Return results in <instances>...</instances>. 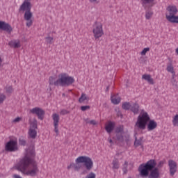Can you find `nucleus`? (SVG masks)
Returning a JSON list of instances; mask_svg holds the SVG:
<instances>
[{
	"instance_id": "nucleus-21",
	"label": "nucleus",
	"mask_w": 178,
	"mask_h": 178,
	"mask_svg": "<svg viewBox=\"0 0 178 178\" xmlns=\"http://www.w3.org/2000/svg\"><path fill=\"white\" fill-rule=\"evenodd\" d=\"M29 134L31 138L34 140V138L37 137V131H35V129H29Z\"/></svg>"
},
{
	"instance_id": "nucleus-6",
	"label": "nucleus",
	"mask_w": 178,
	"mask_h": 178,
	"mask_svg": "<svg viewBox=\"0 0 178 178\" xmlns=\"http://www.w3.org/2000/svg\"><path fill=\"white\" fill-rule=\"evenodd\" d=\"M75 162L76 163H83V166L87 170H91L94 167V162L92 161V159L87 156H79L75 160Z\"/></svg>"
},
{
	"instance_id": "nucleus-25",
	"label": "nucleus",
	"mask_w": 178,
	"mask_h": 178,
	"mask_svg": "<svg viewBox=\"0 0 178 178\" xmlns=\"http://www.w3.org/2000/svg\"><path fill=\"white\" fill-rule=\"evenodd\" d=\"M116 140L120 143H123L124 138H123V134H116Z\"/></svg>"
},
{
	"instance_id": "nucleus-45",
	"label": "nucleus",
	"mask_w": 178,
	"mask_h": 178,
	"mask_svg": "<svg viewBox=\"0 0 178 178\" xmlns=\"http://www.w3.org/2000/svg\"><path fill=\"white\" fill-rule=\"evenodd\" d=\"M86 123H88L89 124H93V126H95V124H97V122H95V120H94L88 121V122H86Z\"/></svg>"
},
{
	"instance_id": "nucleus-55",
	"label": "nucleus",
	"mask_w": 178,
	"mask_h": 178,
	"mask_svg": "<svg viewBox=\"0 0 178 178\" xmlns=\"http://www.w3.org/2000/svg\"><path fill=\"white\" fill-rule=\"evenodd\" d=\"M63 96H65V94H63Z\"/></svg>"
},
{
	"instance_id": "nucleus-17",
	"label": "nucleus",
	"mask_w": 178,
	"mask_h": 178,
	"mask_svg": "<svg viewBox=\"0 0 178 178\" xmlns=\"http://www.w3.org/2000/svg\"><path fill=\"white\" fill-rule=\"evenodd\" d=\"M142 79L143 80H145L146 81H147V83L149 84H152V85H154V79H152V77H151V76L149 74H143L142 76Z\"/></svg>"
},
{
	"instance_id": "nucleus-28",
	"label": "nucleus",
	"mask_w": 178,
	"mask_h": 178,
	"mask_svg": "<svg viewBox=\"0 0 178 178\" xmlns=\"http://www.w3.org/2000/svg\"><path fill=\"white\" fill-rule=\"evenodd\" d=\"M167 71H168L169 73H172V74H175V69L173 68V66H172V65L167 66Z\"/></svg>"
},
{
	"instance_id": "nucleus-49",
	"label": "nucleus",
	"mask_w": 178,
	"mask_h": 178,
	"mask_svg": "<svg viewBox=\"0 0 178 178\" xmlns=\"http://www.w3.org/2000/svg\"><path fill=\"white\" fill-rule=\"evenodd\" d=\"M108 143H110V144H113V140H112L111 138H108Z\"/></svg>"
},
{
	"instance_id": "nucleus-52",
	"label": "nucleus",
	"mask_w": 178,
	"mask_h": 178,
	"mask_svg": "<svg viewBox=\"0 0 178 178\" xmlns=\"http://www.w3.org/2000/svg\"><path fill=\"white\" fill-rule=\"evenodd\" d=\"M97 0H90V2H96Z\"/></svg>"
},
{
	"instance_id": "nucleus-47",
	"label": "nucleus",
	"mask_w": 178,
	"mask_h": 178,
	"mask_svg": "<svg viewBox=\"0 0 178 178\" xmlns=\"http://www.w3.org/2000/svg\"><path fill=\"white\" fill-rule=\"evenodd\" d=\"M20 120H22V118L20 117H18L13 120V122L18 123V122H20Z\"/></svg>"
},
{
	"instance_id": "nucleus-44",
	"label": "nucleus",
	"mask_w": 178,
	"mask_h": 178,
	"mask_svg": "<svg viewBox=\"0 0 178 178\" xmlns=\"http://www.w3.org/2000/svg\"><path fill=\"white\" fill-rule=\"evenodd\" d=\"M154 1L155 0H142L143 3H152V2H154Z\"/></svg>"
},
{
	"instance_id": "nucleus-36",
	"label": "nucleus",
	"mask_w": 178,
	"mask_h": 178,
	"mask_svg": "<svg viewBox=\"0 0 178 178\" xmlns=\"http://www.w3.org/2000/svg\"><path fill=\"white\" fill-rule=\"evenodd\" d=\"M149 51V47H146L143 49V51L140 52V55L144 56V55H146L147 52Z\"/></svg>"
},
{
	"instance_id": "nucleus-14",
	"label": "nucleus",
	"mask_w": 178,
	"mask_h": 178,
	"mask_svg": "<svg viewBox=\"0 0 178 178\" xmlns=\"http://www.w3.org/2000/svg\"><path fill=\"white\" fill-rule=\"evenodd\" d=\"M147 175L148 178H159V168H155L153 170H151Z\"/></svg>"
},
{
	"instance_id": "nucleus-3",
	"label": "nucleus",
	"mask_w": 178,
	"mask_h": 178,
	"mask_svg": "<svg viewBox=\"0 0 178 178\" xmlns=\"http://www.w3.org/2000/svg\"><path fill=\"white\" fill-rule=\"evenodd\" d=\"M74 83V78L69 76L66 73H61L58 75V79L56 81L55 77L50 76L49 79V86L56 87H69Z\"/></svg>"
},
{
	"instance_id": "nucleus-18",
	"label": "nucleus",
	"mask_w": 178,
	"mask_h": 178,
	"mask_svg": "<svg viewBox=\"0 0 178 178\" xmlns=\"http://www.w3.org/2000/svg\"><path fill=\"white\" fill-rule=\"evenodd\" d=\"M115 134H124V126L118 125L115 129Z\"/></svg>"
},
{
	"instance_id": "nucleus-26",
	"label": "nucleus",
	"mask_w": 178,
	"mask_h": 178,
	"mask_svg": "<svg viewBox=\"0 0 178 178\" xmlns=\"http://www.w3.org/2000/svg\"><path fill=\"white\" fill-rule=\"evenodd\" d=\"M37 120H33V121L31 123V128L33 129V130H37L38 125H37Z\"/></svg>"
},
{
	"instance_id": "nucleus-38",
	"label": "nucleus",
	"mask_w": 178,
	"mask_h": 178,
	"mask_svg": "<svg viewBox=\"0 0 178 178\" xmlns=\"http://www.w3.org/2000/svg\"><path fill=\"white\" fill-rule=\"evenodd\" d=\"M26 27H31L33 26V20L29 19V20H26Z\"/></svg>"
},
{
	"instance_id": "nucleus-15",
	"label": "nucleus",
	"mask_w": 178,
	"mask_h": 178,
	"mask_svg": "<svg viewBox=\"0 0 178 178\" xmlns=\"http://www.w3.org/2000/svg\"><path fill=\"white\" fill-rule=\"evenodd\" d=\"M131 111L134 113V115H138L140 111V106L137 103H133L131 104Z\"/></svg>"
},
{
	"instance_id": "nucleus-23",
	"label": "nucleus",
	"mask_w": 178,
	"mask_h": 178,
	"mask_svg": "<svg viewBox=\"0 0 178 178\" xmlns=\"http://www.w3.org/2000/svg\"><path fill=\"white\" fill-rule=\"evenodd\" d=\"M122 109H124V111H129V109H131V104L130 102H124L122 106Z\"/></svg>"
},
{
	"instance_id": "nucleus-37",
	"label": "nucleus",
	"mask_w": 178,
	"mask_h": 178,
	"mask_svg": "<svg viewBox=\"0 0 178 178\" xmlns=\"http://www.w3.org/2000/svg\"><path fill=\"white\" fill-rule=\"evenodd\" d=\"M172 123L174 126H176L178 124V115H176L172 120Z\"/></svg>"
},
{
	"instance_id": "nucleus-41",
	"label": "nucleus",
	"mask_w": 178,
	"mask_h": 178,
	"mask_svg": "<svg viewBox=\"0 0 178 178\" xmlns=\"http://www.w3.org/2000/svg\"><path fill=\"white\" fill-rule=\"evenodd\" d=\"M88 109H90V106H81V110L83 112H85V111H87Z\"/></svg>"
},
{
	"instance_id": "nucleus-11",
	"label": "nucleus",
	"mask_w": 178,
	"mask_h": 178,
	"mask_svg": "<svg viewBox=\"0 0 178 178\" xmlns=\"http://www.w3.org/2000/svg\"><path fill=\"white\" fill-rule=\"evenodd\" d=\"M0 29L6 31L7 33H12V31H13L12 26L3 21H0Z\"/></svg>"
},
{
	"instance_id": "nucleus-10",
	"label": "nucleus",
	"mask_w": 178,
	"mask_h": 178,
	"mask_svg": "<svg viewBox=\"0 0 178 178\" xmlns=\"http://www.w3.org/2000/svg\"><path fill=\"white\" fill-rule=\"evenodd\" d=\"M168 166L170 176H175V174L177 172V163L173 160H169Z\"/></svg>"
},
{
	"instance_id": "nucleus-48",
	"label": "nucleus",
	"mask_w": 178,
	"mask_h": 178,
	"mask_svg": "<svg viewBox=\"0 0 178 178\" xmlns=\"http://www.w3.org/2000/svg\"><path fill=\"white\" fill-rule=\"evenodd\" d=\"M3 62V60H2V58L0 56V67H1Z\"/></svg>"
},
{
	"instance_id": "nucleus-4",
	"label": "nucleus",
	"mask_w": 178,
	"mask_h": 178,
	"mask_svg": "<svg viewBox=\"0 0 178 178\" xmlns=\"http://www.w3.org/2000/svg\"><path fill=\"white\" fill-rule=\"evenodd\" d=\"M156 166V161L155 159H151L146 163L140 164L138 168V172L141 177H148L149 171L155 169Z\"/></svg>"
},
{
	"instance_id": "nucleus-29",
	"label": "nucleus",
	"mask_w": 178,
	"mask_h": 178,
	"mask_svg": "<svg viewBox=\"0 0 178 178\" xmlns=\"http://www.w3.org/2000/svg\"><path fill=\"white\" fill-rule=\"evenodd\" d=\"M5 90L6 94H12V92H13V88L12 86H6Z\"/></svg>"
},
{
	"instance_id": "nucleus-33",
	"label": "nucleus",
	"mask_w": 178,
	"mask_h": 178,
	"mask_svg": "<svg viewBox=\"0 0 178 178\" xmlns=\"http://www.w3.org/2000/svg\"><path fill=\"white\" fill-rule=\"evenodd\" d=\"M152 16V12L151 11H147L145 14V17L147 20H149Z\"/></svg>"
},
{
	"instance_id": "nucleus-12",
	"label": "nucleus",
	"mask_w": 178,
	"mask_h": 178,
	"mask_svg": "<svg viewBox=\"0 0 178 178\" xmlns=\"http://www.w3.org/2000/svg\"><path fill=\"white\" fill-rule=\"evenodd\" d=\"M52 119L54 121V131L55 133L58 134L59 129L58 128L59 127V120L60 118L58 114L54 113L52 115Z\"/></svg>"
},
{
	"instance_id": "nucleus-30",
	"label": "nucleus",
	"mask_w": 178,
	"mask_h": 178,
	"mask_svg": "<svg viewBox=\"0 0 178 178\" xmlns=\"http://www.w3.org/2000/svg\"><path fill=\"white\" fill-rule=\"evenodd\" d=\"M129 165V163L127 161H125L124 165H123V168H122V171L124 173H127V166Z\"/></svg>"
},
{
	"instance_id": "nucleus-13",
	"label": "nucleus",
	"mask_w": 178,
	"mask_h": 178,
	"mask_svg": "<svg viewBox=\"0 0 178 178\" xmlns=\"http://www.w3.org/2000/svg\"><path fill=\"white\" fill-rule=\"evenodd\" d=\"M31 10V3L24 1L19 8V12H27Z\"/></svg>"
},
{
	"instance_id": "nucleus-20",
	"label": "nucleus",
	"mask_w": 178,
	"mask_h": 178,
	"mask_svg": "<svg viewBox=\"0 0 178 178\" xmlns=\"http://www.w3.org/2000/svg\"><path fill=\"white\" fill-rule=\"evenodd\" d=\"M31 17H33V13H31V10L25 11L24 15V20H30L31 19Z\"/></svg>"
},
{
	"instance_id": "nucleus-32",
	"label": "nucleus",
	"mask_w": 178,
	"mask_h": 178,
	"mask_svg": "<svg viewBox=\"0 0 178 178\" xmlns=\"http://www.w3.org/2000/svg\"><path fill=\"white\" fill-rule=\"evenodd\" d=\"M80 163H75V167H74V170L76 172H79V170H80V169H81V165H80Z\"/></svg>"
},
{
	"instance_id": "nucleus-7",
	"label": "nucleus",
	"mask_w": 178,
	"mask_h": 178,
	"mask_svg": "<svg viewBox=\"0 0 178 178\" xmlns=\"http://www.w3.org/2000/svg\"><path fill=\"white\" fill-rule=\"evenodd\" d=\"M92 33L95 38L97 40L100 38L102 35H104V30L102 29V24L99 22H95L93 25Z\"/></svg>"
},
{
	"instance_id": "nucleus-24",
	"label": "nucleus",
	"mask_w": 178,
	"mask_h": 178,
	"mask_svg": "<svg viewBox=\"0 0 178 178\" xmlns=\"http://www.w3.org/2000/svg\"><path fill=\"white\" fill-rule=\"evenodd\" d=\"M111 102L114 104V105H118L120 104V97L116 98L114 97H111Z\"/></svg>"
},
{
	"instance_id": "nucleus-1",
	"label": "nucleus",
	"mask_w": 178,
	"mask_h": 178,
	"mask_svg": "<svg viewBox=\"0 0 178 178\" xmlns=\"http://www.w3.org/2000/svg\"><path fill=\"white\" fill-rule=\"evenodd\" d=\"M29 165H32V170H28L26 175L28 176L34 177L38 173V167H37L35 163H33V161L27 154L16 164L15 168L17 170L24 172L27 170V168H29Z\"/></svg>"
},
{
	"instance_id": "nucleus-16",
	"label": "nucleus",
	"mask_w": 178,
	"mask_h": 178,
	"mask_svg": "<svg viewBox=\"0 0 178 178\" xmlns=\"http://www.w3.org/2000/svg\"><path fill=\"white\" fill-rule=\"evenodd\" d=\"M106 131L107 133L110 134V133H112L113 131V129H115V124L112 121H110L108 124L105 127Z\"/></svg>"
},
{
	"instance_id": "nucleus-43",
	"label": "nucleus",
	"mask_w": 178,
	"mask_h": 178,
	"mask_svg": "<svg viewBox=\"0 0 178 178\" xmlns=\"http://www.w3.org/2000/svg\"><path fill=\"white\" fill-rule=\"evenodd\" d=\"M68 113H70V112L67 111V110L66 109H63L60 111V115H67Z\"/></svg>"
},
{
	"instance_id": "nucleus-39",
	"label": "nucleus",
	"mask_w": 178,
	"mask_h": 178,
	"mask_svg": "<svg viewBox=\"0 0 178 178\" xmlns=\"http://www.w3.org/2000/svg\"><path fill=\"white\" fill-rule=\"evenodd\" d=\"M5 99H6V96L3 94L0 95V104H2Z\"/></svg>"
},
{
	"instance_id": "nucleus-35",
	"label": "nucleus",
	"mask_w": 178,
	"mask_h": 178,
	"mask_svg": "<svg viewBox=\"0 0 178 178\" xmlns=\"http://www.w3.org/2000/svg\"><path fill=\"white\" fill-rule=\"evenodd\" d=\"M19 145H23V146H24V145H26V144H27V142L26 141V140H24V139L20 138L19 139Z\"/></svg>"
},
{
	"instance_id": "nucleus-2",
	"label": "nucleus",
	"mask_w": 178,
	"mask_h": 178,
	"mask_svg": "<svg viewBox=\"0 0 178 178\" xmlns=\"http://www.w3.org/2000/svg\"><path fill=\"white\" fill-rule=\"evenodd\" d=\"M147 124L148 131H152V130L156 129V127L158 126L156 122L150 120L148 113L145 112L141 115H138L137 122L135 124V128L138 129V130H145Z\"/></svg>"
},
{
	"instance_id": "nucleus-31",
	"label": "nucleus",
	"mask_w": 178,
	"mask_h": 178,
	"mask_svg": "<svg viewBox=\"0 0 178 178\" xmlns=\"http://www.w3.org/2000/svg\"><path fill=\"white\" fill-rule=\"evenodd\" d=\"M134 145L135 147H140L141 145V138L140 139H137V138H135V142H134Z\"/></svg>"
},
{
	"instance_id": "nucleus-34",
	"label": "nucleus",
	"mask_w": 178,
	"mask_h": 178,
	"mask_svg": "<svg viewBox=\"0 0 178 178\" xmlns=\"http://www.w3.org/2000/svg\"><path fill=\"white\" fill-rule=\"evenodd\" d=\"M45 40L47 44H52V41H54V38L48 36L45 38Z\"/></svg>"
},
{
	"instance_id": "nucleus-5",
	"label": "nucleus",
	"mask_w": 178,
	"mask_h": 178,
	"mask_svg": "<svg viewBox=\"0 0 178 178\" xmlns=\"http://www.w3.org/2000/svg\"><path fill=\"white\" fill-rule=\"evenodd\" d=\"M166 10L168 12V15L166 14L165 17L170 23H177L178 24V16L177 15V8L175 6H169L167 7Z\"/></svg>"
},
{
	"instance_id": "nucleus-51",
	"label": "nucleus",
	"mask_w": 178,
	"mask_h": 178,
	"mask_svg": "<svg viewBox=\"0 0 178 178\" xmlns=\"http://www.w3.org/2000/svg\"><path fill=\"white\" fill-rule=\"evenodd\" d=\"M31 0H24V2H30Z\"/></svg>"
},
{
	"instance_id": "nucleus-22",
	"label": "nucleus",
	"mask_w": 178,
	"mask_h": 178,
	"mask_svg": "<svg viewBox=\"0 0 178 178\" xmlns=\"http://www.w3.org/2000/svg\"><path fill=\"white\" fill-rule=\"evenodd\" d=\"M112 165H113V169H118L119 168V159L115 158L113 160Z\"/></svg>"
},
{
	"instance_id": "nucleus-46",
	"label": "nucleus",
	"mask_w": 178,
	"mask_h": 178,
	"mask_svg": "<svg viewBox=\"0 0 178 178\" xmlns=\"http://www.w3.org/2000/svg\"><path fill=\"white\" fill-rule=\"evenodd\" d=\"M163 163H165V162H163V161H159L157 165V168H162V166H163Z\"/></svg>"
},
{
	"instance_id": "nucleus-19",
	"label": "nucleus",
	"mask_w": 178,
	"mask_h": 178,
	"mask_svg": "<svg viewBox=\"0 0 178 178\" xmlns=\"http://www.w3.org/2000/svg\"><path fill=\"white\" fill-rule=\"evenodd\" d=\"M8 45L13 48H20V41L13 40L8 42Z\"/></svg>"
},
{
	"instance_id": "nucleus-42",
	"label": "nucleus",
	"mask_w": 178,
	"mask_h": 178,
	"mask_svg": "<svg viewBox=\"0 0 178 178\" xmlns=\"http://www.w3.org/2000/svg\"><path fill=\"white\" fill-rule=\"evenodd\" d=\"M75 165H76V163H71L70 164V165H68V166L67 167V169H68V170H69L72 169V168H74V170Z\"/></svg>"
},
{
	"instance_id": "nucleus-50",
	"label": "nucleus",
	"mask_w": 178,
	"mask_h": 178,
	"mask_svg": "<svg viewBox=\"0 0 178 178\" xmlns=\"http://www.w3.org/2000/svg\"><path fill=\"white\" fill-rule=\"evenodd\" d=\"M108 91H109V86H107L106 88V92H108Z\"/></svg>"
},
{
	"instance_id": "nucleus-40",
	"label": "nucleus",
	"mask_w": 178,
	"mask_h": 178,
	"mask_svg": "<svg viewBox=\"0 0 178 178\" xmlns=\"http://www.w3.org/2000/svg\"><path fill=\"white\" fill-rule=\"evenodd\" d=\"M96 175L94 172L89 173L85 178H95Z\"/></svg>"
},
{
	"instance_id": "nucleus-9",
	"label": "nucleus",
	"mask_w": 178,
	"mask_h": 178,
	"mask_svg": "<svg viewBox=\"0 0 178 178\" xmlns=\"http://www.w3.org/2000/svg\"><path fill=\"white\" fill-rule=\"evenodd\" d=\"M30 113L33 115H36L40 120H44V115L45 111L40 107H35L30 110Z\"/></svg>"
},
{
	"instance_id": "nucleus-53",
	"label": "nucleus",
	"mask_w": 178,
	"mask_h": 178,
	"mask_svg": "<svg viewBox=\"0 0 178 178\" xmlns=\"http://www.w3.org/2000/svg\"><path fill=\"white\" fill-rule=\"evenodd\" d=\"M176 53L177 54V55H178V48L177 49H176Z\"/></svg>"
},
{
	"instance_id": "nucleus-54",
	"label": "nucleus",
	"mask_w": 178,
	"mask_h": 178,
	"mask_svg": "<svg viewBox=\"0 0 178 178\" xmlns=\"http://www.w3.org/2000/svg\"><path fill=\"white\" fill-rule=\"evenodd\" d=\"M118 116H119V115H120V112H118Z\"/></svg>"
},
{
	"instance_id": "nucleus-8",
	"label": "nucleus",
	"mask_w": 178,
	"mask_h": 178,
	"mask_svg": "<svg viewBox=\"0 0 178 178\" xmlns=\"http://www.w3.org/2000/svg\"><path fill=\"white\" fill-rule=\"evenodd\" d=\"M18 149L19 147H17V141L14 140H10L5 145V150L7 152H16V151H18Z\"/></svg>"
},
{
	"instance_id": "nucleus-27",
	"label": "nucleus",
	"mask_w": 178,
	"mask_h": 178,
	"mask_svg": "<svg viewBox=\"0 0 178 178\" xmlns=\"http://www.w3.org/2000/svg\"><path fill=\"white\" fill-rule=\"evenodd\" d=\"M88 99V97H87V96H86V94L82 93L81 97L79 99V102H80V104L83 103V101H86Z\"/></svg>"
}]
</instances>
